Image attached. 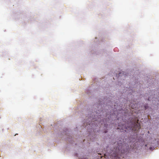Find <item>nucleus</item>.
I'll use <instances>...</instances> for the list:
<instances>
[{
	"mask_svg": "<svg viewBox=\"0 0 159 159\" xmlns=\"http://www.w3.org/2000/svg\"><path fill=\"white\" fill-rule=\"evenodd\" d=\"M138 121L139 120H138L137 123H135V125H134V126L132 129L134 130V131L138 130L140 129V125L138 122Z\"/></svg>",
	"mask_w": 159,
	"mask_h": 159,
	"instance_id": "obj_1",
	"label": "nucleus"
},
{
	"mask_svg": "<svg viewBox=\"0 0 159 159\" xmlns=\"http://www.w3.org/2000/svg\"><path fill=\"white\" fill-rule=\"evenodd\" d=\"M118 146L116 148V149H115V152H116V153H118V151H119L121 149L120 148V146H122V143H118Z\"/></svg>",
	"mask_w": 159,
	"mask_h": 159,
	"instance_id": "obj_2",
	"label": "nucleus"
},
{
	"mask_svg": "<svg viewBox=\"0 0 159 159\" xmlns=\"http://www.w3.org/2000/svg\"><path fill=\"white\" fill-rule=\"evenodd\" d=\"M122 130H124L125 128L124 127V126L123 125H122L121 128Z\"/></svg>",
	"mask_w": 159,
	"mask_h": 159,
	"instance_id": "obj_3",
	"label": "nucleus"
},
{
	"mask_svg": "<svg viewBox=\"0 0 159 159\" xmlns=\"http://www.w3.org/2000/svg\"><path fill=\"white\" fill-rule=\"evenodd\" d=\"M132 103H131V104H130V106H131V108H132L134 109V108H136V107H134H134H132Z\"/></svg>",
	"mask_w": 159,
	"mask_h": 159,
	"instance_id": "obj_4",
	"label": "nucleus"
},
{
	"mask_svg": "<svg viewBox=\"0 0 159 159\" xmlns=\"http://www.w3.org/2000/svg\"><path fill=\"white\" fill-rule=\"evenodd\" d=\"M118 129H120V125H118Z\"/></svg>",
	"mask_w": 159,
	"mask_h": 159,
	"instance_id": "obj_5",
	"label": "nucleus"
},
{
	"mask_svg": "<svg viewBox=\"0 0 159 159\" xmlns=\"http://www.w3.org/2000/svg\"><path fill=\"white\" fill-rule=\"evenodd\" d=\"M145 108L146 109H147V107L146 106H145Z\"/></svg>",
	"mask_w": 159,
	"mask_h": 159,
	"instance_id": "obj_6",
	"label": "nucleus"
},
{
	"mask_svg": "<svg viewBox=\"0 0 159 159\" xmlns=\"http://www.w3.org/2000/svg\"><path fill=\"white\" fill-rule=\"evenodd\" d=\"M115 106H116V105H114V108L115 109H116V108L115 107Z\"/></svg>",
	"mask_w": 159,
	"mask_h": 159,
	"instance_id": "obj_7",
	"label": "nucleus"
}]
</instances>
